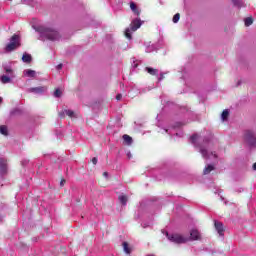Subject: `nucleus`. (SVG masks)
<instances>
[{"label":"nucleus","instance_id":"nucleus-21","mask_svg":"<svg viewBox=\"0 0 256 256\" xmlns=\"http://www.w3.org/2000/svg\"><path fill=\"white\" fill-rule=\"evenodd\" d=\"M0 133H1V135H5V136L9 135L7 126H5V125L0 126Z\"/></svg>","mask_w":256,"mask_h":256},{"label":"nucleus","instance_id":"nucleus-38","mask_svg":"<svg viewBox=\"0 0 256 256\" xmlns=\"http://www.w3.org/2000/svg\"><path fill=\"white\" fill-rule=\"evenodd\" d=\"M0 103H3V98L2 97H0Z\"/></svg>","mask_w":256,"mask_h":256},{"label":"nucleus","instance_id":"nucleus-4","mask_svg":"<svg viewBox=\"0 0 256 256\" xmlns=\"http://www.w3.org/2000/svg\"><path fill=\"white\" fill-rule=\"evenodd\" d=\"M17 47H21V37H19V35L14 34L11 38H10V43H8L6 45V52L7 53H11V51H15V49H17Z\"/></svg>","mask_w":256,"mask_h":256},{"label":"nucleus","instance_id":"nucleus-35","mask_svg":"<svg viewBox=\"0 0 256 256\" xmlns=\"http://www.w3.org/2000/svg\"><path fill=\"white\" fill-rule=\"evenodd\" d=\"M165 132L168 133V135H171L170 129H166Z\"/></svg>","mask_w":256,"mask_h":256},{"label":"nucleus","instance_id":"nucleus-28","mask_svg":"<svg viewBox=\"0 0 256 256\" xmlns=\"http://www.w3.org/2000/svg\"><path fill=\"white\" fill-rule=\"evenodd\" d=\"M151 51H153V46H148L146 48V53H151Z\"/></svg>","mask_w":256,"mask_h":256},{"label":"nucleus","instance_id":"nucleus-20","mask_svg":"<svg viewBox=\"0 0 256 256\" xmlns=\"http://www.w3.org/2000/svg\"><path fill=\"white\" fill-rule=\"evenodd\" d=\"M222 121H227L229 119V110H224L221 114Z\"/></svg>","mask_w":256,"mask_h":256},{"label":"nucleus","instance_id":"nucleus-32","mask_svg":"<svg viewBox=\"0 0 256 256\" xmlns=\"http://www.w3.org/2000/svg\"><path fill=\"white\" fill-rule=\"evenodd\" d=\"M92 163H93V165H97V158H96V157H94V158L92 159Z\"/></svg>","mask_w":256,"mask_h":256},{"label":"nucleus","instance_id":"nucleus-24","mask_svg":"<svg viewBox=\"0 0 256 256\" xmlns=\"http://www.w3.org/2000/svg\"><path fill=\"white\" fill-rule=\"evenodd\" d=\"M123 249L128 255L129 253H131V250L129 249V244L127 242H123Z\"/></svg>","mask_w":256,"mask_h":256},{"label":"nucleus","instance_id":"nucleus-27","mask_svg":"<svg viewBox=\"0 0 256 256\" xmlns=\"http://www.w3.org/2000/svg\"><path fill=\"white\" fill-rule=\"evenodd\" d=\"M24 5H33V0H21Z\"/></svg>","mask_w":256,"mask_h":256},{"label":"nucleus","instance_id":"nucleus-6","mask_svg":"<svg viewBox=\"0 0 256 256\" xmlns=\"http://www.w3.org/2000/svg\"><path fill=\"white\" fill-rule=\"evenodd\" d=\"M244 139L249 147H256V135L255 132L247 130L244 134Z\"/></svg>","mask_w":256,"mask_h":256},{"label":"nucleus","instance_id":"nucleus-10","mask_svg":"<svg viewBox=\"0 0 256 256\" xmlns=\"http://www.w3.org/2000/svg\"><path fill=\"white\" fill-rule=\"evenodd\" d=\"M0 173L2 175L7 173V160L5 158H0Z\"/></svg>","mask_w":256,"mask_h":256},{"label":"nucleus","instance_id":"nucleus-18","mask_svg":"<svg viewBox=\"0 0 256 256\" xmlns=\"http://www.w3.org/2000/svg\"><path fill=\"white\" fill-rule=\"evenodd\" d=\"M31 54L24 53L22 56V61L24 63H31Z\"/></svg>","mask_w":256,"mask_h":256},{"label":"nucleus","instance_id":"nucleus-14","mask_svg":"<svg viewBox=\"0 0 256 256\" xmlns=\"http://www.w3.org/2000/svg\"><path fill=\"white\" fill-rule=\"evenodd\" d=\"M24 75L25 77H35V75H37V72H35V70H31V69H26L24 70Z\"/></svg>","mask_w":256,"mask_h":256},{"label":"nucleus","instance_id":"nucleus-13","mask_svg":"<svg viewBox=\"0 0 256 256\" xmlns=\"http://www.w3.org/2000/svg\"><path fill=\"white\" fill-rule=\"evenodd\" d=\"M4 71H5L6 75H8L10 77H15L13 68H11V66L4 65Z\"/></svg>","mask_w":256,"mask_h":256},{"label":"nucleus","instance_id":"nucleus-31","mask_svg":"<svg viewBox=\"0 0 256 256\" xmlns=\"http://www.w3.org/2000/svg\"><path fill=\"white\" fill-rule=\"evenodd\" d=\"M163 79H165V76H163V74H160V77L158 78V81H163Z\"/></svg>","mask_w":256,"mask_h":256},{"label":"nucleus","instance_id":"nucleus-29","mask_svg":"<svg viewBox=\"0 0 256 256\" xmlns=\"http://www.w3.org/2000/svg\"><path fill=\"white\" fill-rule=\"evenodd\" d=\"M142 227H143L144 229H147V227H151V224L142 223Z\"/></svg>","mask_w":256,"mask_h":256},{"label":"nucleus","instance_id":"nucleus-23","mask_svg":"<svg viewBox=\"0 0 256 256\" xmlns=\"http://www.w3.org/2000/svg\"><path fill=\"white\" fill-rule=\"evenodd\" d=\"M118 199H119L120 203H122V205H127V196L121 195V196H119Z\"/></svg>","mask_w":256,"mask_h":256},{"label":"nucleus","instance_id":"nucleus-2","mask_svg":"<svg viewBox=\"0 0 256 256\" xmlns=\"http://www.w3.org/2000/svg\"><path fill=\"white\" fill-rule=\"evenodd\" d=\"M166 236L172 243H187V241H199L201 239V233L197 229H193L190 232V237H184L181 234H169L166 232Z\"/></svg>","mask_w":256,"mask_h":256},{"label":"nucleus","instance_id":"nucleus-30","mask_svg":"<svg viewBox=\"0 0 256 256\" xmlns=\"http://www.w3.org/2000/svg\"><path fill=\"white\" fill-rule=\"evenodd\" d=\"M122 97H123V95L117 94V96H116L117 101H121V98H122Z\"/></svg>","mask_w":256,"mask_h":256},{"label":"nucleus","instance_id":"nucleus-41","mask_svg":"<svg viewBox=\"0 0 256 256\" xmlns=\"http://www.w3.org/2000/svg\"><path fill=\"white\" fill-rule=\"evenodd\" d=\"M134 67H137V64H134Z\"/></svg>","mask_w":256,"mask_h":256},{"label":"nucleus","instance_id":"nucleus-1","mask_svg":"<svg viewBox=\"0 0 256 256\" xmlns=\"http://www.w3.org/2000/svg\"><path fill=\"white\" fill-rule=\"evenodd\" d=\"M191 144L199 149L203 159H217V154L213 152V146L215 145V140L213 137H202L199 134H194L190 138Z\"/></svg>","mask_w":256,"mask_h":256},{"label":"nucleus","instance_id":"nucleus-37","mask_svg":"<svg viewBox=\"0 0 256 256\" xmlns=\"http://www.w3.org/2000/svg\"><path fill=\"white\" fill-rule=\"evenodd\" d=\"M253 170L256 171V162L253 164Z\"/></svg>","mask_w":256,"mask_h":256},{"label":"nucleus","instance_id":"nucleus-42","mask_svg":"<svg viewBox=\"0 0 256 256\" xmlns=\"http://www.w3.org/2000/svg\"><path fill=\"white\" fill-rule=\"evenodd\" d=\"M181 124H177V127H179Z\"/></svg>","mask_w":256,"mask_h":256},{"label":"nucleus","instance_id":"nucleus-36","mask_svg":"<svg viewBox=\"0 0 256 256\" xmlns=\"http://www.w3.org/2000/svg\"><path fill=\"white\" fill-rule=\"evenodd\" d=\"M103 176H104V177H108V176H109V173L104 172V173H103Z\"/></svg>","mask_w":256,"mask_h":256},{"label":"nucleus","instance_id":"nucleus-26","mask_svg":"<svg viewBox=\"0 0 256 256\" xmlns=\"http://www.w3.org/2000/svg\"><path fill=\"white\" fill-rule=\"evenodd\" d=\"M179 19H181V15L179 13L175 14L173 17V23H179Z\"/></svg>","mask_w":256,"mask_h":256},{"label":"nucleus","instance_id":"nucleus-12","mask_svg":"<svg viewBox=\"0 0 256 256\" xmlns=\"http://www.w3.org/2000/svg\"><path fill=\"white\" fill-rule=\"evenodd\" d=\"M14 77H11L9 75H2L0 77V81L1 83H3L4 85H7V83H10L11 82V79H13Z\"/></svg>","mask_w":256,"mask_h":256},{"label":"nucleus","instance_id":"nucleus-19","mask_svg":"<svg viewBox=\"0 0 256 256\" xmlns=\"http://www.w3.org/2000/svg\"><path fill=\"white\" fill-rule=\"evenodd\" d=\"M123 139L124 142L126 143V145H131V143H133V138H131V136L124 134L123 135Z\"/></svg>","mask_w":256,"mask_h":256},{"label":"nucleus","instance_id":"nucleus-3","mask_svg":"<svg viewBox=\"0 0 256 256\" xmlns=\"http://www.w3.org/2000/svg\"><path fill=\"white\" fill-rule=\"evenodd\" d=\"M36 31L40 33V41H59V38L61 37L57 30L45 28L43 26L38 27Z\"/></svg>","mask_w":256,"mask_h":256},{"label":"nucleus","instance_id":"nucleus-15","mask_svg":"<svg viewBox=\"0 0 256 256\" xmlns=\"http://www.w3.org/2000/svg\"><path fill=\"white\" fill-rule=\"evenodd\" d=\"M211 171H215V166L208 164L205 168H204V175H209V173H211Z\"/></svg>","mask_w":256,"mask_h":256},{"label":"nucleus","instance_id":"nucleus-40","mask_svg":"<svg viewBox=\"0 0 256 256\" xmlns=\"http://www.w3.org/2000/svg\"><path fill=\"white\" fill-rule=\"evenodd\" d=\"M25 163H27V161H23L22 164L25 165Z\"/></svg>","mask_w":256,"mask_h":256},{"label":"nucleus","instance_id":"nucleus-33","mask_svg":"<svg viewBox=\"0 0 256 256\" xmlns=\"http://www.w3.org/2000/svg\"><path fill=\"white\" fill-rule=\"evenodd\" d=\"M56 69H58V71L61 70V69H63V64H59V65L56 67Z\"/></svg>","mask_w":256,"mask_h":256},{"label":"nucleus","instance_id":"nucleus-8","mask_svg":"<svg viewBox=\"0 0 256 256\" xmlns=\"http://www.w3.org/2000/svg\"><path fill=\"white\" fill-rule=\"evenodd\" d=\"M214 225H215V229H216L217 233L220 235V237H223V235L225 233V228H223V223H221L219 221H215Z\"/></svg>","mask_w":256,"mask_h":256},{"label":"nucleus","instance_id":"nucleus-5","mask_svg":"<svg viewBox=\"0 0 256 256\" xmlns=\"http://www.w3.org/2000/svg\"><path fill=\"white\" fill-rule=\"evenodd\" d=\"M141 25H142V23L139 18L134 19L131 22L130 27L125 30V37L127 39H132L131 32L137 31V29H139L141 27Z\"/></svg>","mask_w":256,"mask_h":256},{"label":"nucleus","instance_id":"nucleus-22","mask_svg":"<svg viewBox=\"0 0 256 256\" xmlns=\"http://www.w3.org/2000/svg\"><path fill=\"white\" fill-rule=\"evenodd\" d=\"M244 23L246 27L253 25V18L251 17L245 18Z\"/></svg>","mask_w":256,"mask_h":256},{"label":"nucleus","instance_id":"nucleus-9","mask_svg":"<svg viewBox=\"0 0 256 256\" xmlns=\"http://www.w3.org/2000/svg\"><path fill=\"white\" fill-rule=\"evenodd\" d=\"M65 115H67L71 119L77 117V114H75V112L73 110H64L59 113V117H61V118L65 117Z\"/></svg>","mask_w":256,"mask_h":256},{"label":"nucleus","instance_id":"nucleus-16","mask_svg":"<svg viewBox=\"0 0 256 256\" xmlns=\"http://www.w3.org/2000/svg\"><path fill=\"white\" fill-rule=\"evenodd\" d=\"M145 71H147V73H149V75H159V70H157L155 68L146 67Z\"/></svg>","mask_w":256,"mask_h":256},{"label":"nucleus","instance_id":"nucleus-11","mask_svg":"<svg viewBox=\"0 0 256 256\" xmlns=\"http://www.w3.org/2000/svg\"><path fill=\"white\" fill-rule=\"evenodd\" d=\"M130 9L131 11H133L134 15H141V11H139V8H137V4H135L134 2L130 3Z\"/></svg>","mask_w":256,"mask_h":256},{"label":"nucleus","instance_id":"nucleus-7","mask_svg":"<svg viewBox=\"0 0 256 256\" xmlns=\"http://www.w3.org/2000/svg\"><path fill=\"white\" fill-rule=\"evenodd\" d=\"M45 91H47V87L45 86L33 87L28 89V93H34L35 95H43Z\"/></svg>","mask_w":256,"mask_h":256},{"label":"nucleus","instance_id":"nucleus-34","mask_svg":"<svg viewBox=\"0 0 256 256\" xmlns=\"http://www.w3.org/2000/svg\"><path fill=\"white\" fill-rule=\"evenodd\" d=\"M63 185H65V180H61L60 182V186L63 187Z\"/></svg>","mask_w":256,"mask_h":256},{"label":"nucleus","instance_id":"nucleus-17","mask_svg":"<svg viewBox=\"0 0 256 256\" xmlns=\"http://www.w3.org/2000/svg\"><path fill=\"white\" fill-rule=\"evenodd\" d=\"M232 3L235 5V7H245V0H232Z\"/></svg>","mask_w":256,"mask_h":256},{"label":"nucleus","instance_id":"nucleus-39","mask_svg":"<svg viewBox=\"0 0 256 256\" xmlns=\"http://www.w3.org/2000/svg\"><path fill=\"white\" fill-rule=\"evenodd\" d=\"M127 155H128V157H131V153L130 152Z\"/></svg>","mask_w":256,"mask_h":256},{"label":"nucleus","instance_id":"nucleus-25","mask_svg":"<svg viewBox=\"0 0 256 256\" xmlns=\"http://www.w3.org/2000/svg\"><path fill=\"white\" fill-rule=\"evenodd\" d=\"M61 95H63V92H61V89L57 88L55 91H54V97H61Z\"/></svg>","mask_w":256,"mask_h":256}]
</instances>
